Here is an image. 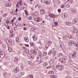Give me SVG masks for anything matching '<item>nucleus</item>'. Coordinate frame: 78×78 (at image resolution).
Segmentation results:
<instances>
[{
  "instance_id": "nucleus-1",
  "label": "nucleus",
  "mask_w": 78,
  "mask_h": 78,
  "mask_svg": "<svg viewBox=\"0 0 78 78\" xmlns=\"http://www.w3.org/2000/svg\"><path fill=\"white\" fill-rule=\"evenodd\" d=\"M0 58H3L5 56V53L4 51H1L0 52Z\"/></svg>"
},
{
  "instance_id": "nucleus-2",
  "label": "nucleus",
  "mask_w": 78,
  "mask_h": 78,
  "mask_svg": "<svg viewBox=\"0 0 78 78\" xmlns=\"http://www.w3.org/2000/svg\"><path fill=\"white\" fill-rule=\"evenodd\" d=\"M56 68H57V69H58L59 70L62 71V70L63 69H64V66L58 65L56 66Z\"/></svg>"
},
{
  "instance_id": "nucleus-3",
  "label": "nucleus",
  "mask_w": 78,
  "mask_h": 78,
  "mask_svg": "<svg viewBox=\"0 0 78 78\" xmlns=\"http://www.w3.org/2000/svg\"><path fill=\"white\" fill-rule=\"evenodd\" d=\"M30 52L32 53V54L34 55H37V52L36 50L34 49H32L31 50Z\"/></svg>"
},
{
  "instance_id": "nucleus-4",
  "label": "nucleus",
  "mask_w": 78,
  "mask_h": 78,
  "mask_svg": "<svg viewBox=\"0 0 78 78\" xmlns=\"http://www.w3.org/2000/svg\"><path fill=\"white\" fill-rule=\"evenodd\" d=\"M32 38L33 39L34 41H36L37 39V37L36 35H34L32 37Z\"/></svg>"
},
{
  "instance_id": "nucleus-5",
  "label": "nucleus",
  "mask_w": 78,
  "mask_h": 78,
  "mask_svg": "<svg viewBox=\"0 0 78 78\" xmlns=\"http://www.w3.org/2000/svg\"><path fill=\"white\" fill-rule=\"evenodd\" d=\"M67 14L66 13H64L62 14V17L63 18L66 19V18H67Z\"/></svg>"
},
{
  "instance_id": "nucleus-6",
  "label": "nucleus",
  "mask_w": 78,
  "mask_h": 78,
  "mask_svg": "<svg viewBox=\"0 0 78 78\" xmlns=\"http://www.w3.org/2000/svg\"><path fill=\"white\" fill-rule=\"evenodd\" d=\"M19 71V68L18 67H16V69H14V72L15 73H17Z\"/></svg>"
},
{
  "instance_id": "nucleus-7",
  "label": "nucleus",
  "mask_w": 78,
  "mask_h": 78,
  "mask_svg": "<svg viewBox=\"0 0 78 78\" xmlns=\"http://www.w3.org/2000/svg\"><path fill=\"white\" fill-rule=\"evenodd\" d=\"M38 62L39 64H41V62H43V60H42V59H37L36 60Z\"/></svg>"
},
{
  "instance_id": "nucleus-8",
  "label": "nucleus",
  "mask_w": 78,
  "mask_h": 78,
  "mask_svg": "<svg viewBox=\"0 0 78 78\" xmlns=\"http://www.w3.org/2000/svg\"><path fill=\"white\" fill-rule=\"evenodd\" d=\"M50 16L51 17V18H55V17H56V16L53 14H51Z\"/></svg>"
},
{
  "instance_id": "nucleus-9",
  "label": "nucleus",
  "mask_w": 78,
  "mask_h": 78,
  "mask_svg": "<svg viewBox=\"0 0 78 78\" xmlns=\"http://www.w3.org/2000/svg\"><path fill=\"white\" fill-rule=\"evenodd\" d=\"M24 40L26 42H29V38L27 37H24Z\"/></svg>"
},
{
  "instance_id": "nucleus-10",
  "label": "nucleus",
  "mask_w": 78,
  "mask_h": 78,
  "mask_svg": "<svg viewBox=\"0 0 78 78\" xmlns=\"http://www.w3.org/2000/svg\"><path fill=\"white\" fill-rule=\"evenodd\" d=\"M66 24L68 26H71L72 25V23L70 22H66Z\"/></svg>"
},
{
  "instance_id": "nucleus-11",
  "label": "nucleus",
  "mask_w": 78,
  "mask_h": 78,
  "mask_svg": "<svg viewBox=\"0 0 78 78\" xmlns=\"http://www.w3.org/2000/svg\"><path fill=\"white\" fill-rule=\"evenodd\" d=\"M30 47H34L35 45L34 43L33 42H30Z\"/></svg>"
},
{
  "instance_id": "nucleus-12",
  "label": "nucleus",
  "mask_w": 78,
  "mask_h": 78,
  "mask_svg": "<svg viewBox=\"0 0 78 78\" xmlns=\"http://www.w3.org/2000/svg\"><path fill=\"white\" fill-rule=\"evenodd\" d=\"M53 59H51V60L49 62V64L51 65L54 62Z\"/></svg>"
},
{
  "instance_id": "nucleus-13",
  "label": "nucleus",
  "mask_w": 78,
  "mask_h": 78,
  "mask_svg": "<svg viewBox=\"0 0 78 78\" xmlns=\"http://www.w3.org/2000/svg\"><path fill=\"white\" fill-rule=\"evenodd\" d=\"M76 51H74L73 53V55L72 56L73 58H74L75 57V56H76Z\"/></svg>"
},
{
  "instance_id": "nucleus-14",
  "label": "nucleus",
  "mask_w": 78,
  "mask_h": 78,
  "mask_svg": "<svg viewBox=\"0 0 78 78\" xmlns=\"http://www.w3.org/2000/svg\"><path fill=\"white\" fill-rule=\"evenodd\" d=\"M41 13L42 14H44L45 13V10L44 9H42L41 11Z\"/></svg>"
},
{
  "instance_id": "nucleus-15",
  "label": "nucleus",
  "mask_w": 78,
  "mask_h": 78,
  "mask_svg": "<svg viewBox=\"0 0 78 78\" xmlns=\"http://www.w3.org/2000/svg\"><path fill=\"white\" fill-rule=\"evenodd\" d=\"M76 19H74L73 20V24H76Z\"/></svg>"
},
{
  "instance_id": "nucleus-16",
  "label": "nucleus",
  "mask_w": 78,
  "mask_h": 78,
  "mask_svg": "<svg viewBox=\"0 0 78 78\" xmlns=\"http://www.w3.org/2000/svg\"><path fill=\"white\" fill-rule=\"evenodd\" d=\"M6 6L7 7H10L11 6V5L9 3H7L6 4Z\"/></svg>"
},
{
  "instance_id": "nucleus-17",
  "label": "nucleus",
  "mask_w": 78,
  "mask_h": 78,
  "mask_svg": "<svg viewBox=\"0 0 78 78\" xmlns=\"http://www.w3.org/2000/svg\"><path fill=\"white\" fill-rule=\"evenodd\" d=\"M66 62V60L64 59H62L61 60V63L64 64Z\"/></svg>"
},
{
  "instance_id": "nucleus-18",
  "label": "nucleus",
  "mask_w": 78,
  "mask_h": 78,
  "mask_svg": "<svg viewBox=\"0 0 78 78\" xmlns=\"http://www.w3.org/2000/svg\"><path fill=\"white\" fill-rule=\"evenodd\" d=\"M68 37L69 39H72L73 37V36L70 35H69L68 36Z\"/></svg>"
},
{
  "instance_id": "nucleus-19",
  "label": "nucleus",
  "mask_w": 78,
  "mask_h": 78,
  "mask_svg": "<svg viewBox=\"0 0 78 78\" xmlns=\"http://www.w3.org/2000/svg\"><path fill=\"white\" fill-rule=\"evenodd\" d=\"M63 55L62 53H60L58 54V57H60V56H63Z\"/></svg>"
},
{
  "instance_id": "nucleus-20",
  "label": "nucleus",
  "mask_w": 78,
  "mask_h": 78,
  "mask_svg": "<svg viewBox=\"0 0 78 78\" xmlns=\"http://www.w3.org/2000/svg\"><path fill=\"white\" fill-rule=\"evenodd\" d=\"M76 31V28H73V30H72V32L73 33H75Z\"/></svg>"
},
{
  "instance_id": "nucleus-21",
  "label": "nucleus",
  "mask_w": 78,
  "mask_h": 78,
  "mask_svg": "<svg viewBox=\"0 0 78 78\" xmlns=\"http://www.w3.org/2000/svg\"><path fill=\"white\" fill-rule=\"evenodd\" d=\"M48 73L49 74H53V73H54V72H53V71H49Z\"/></svg>"
},
{
  "instance_id": "nucleus-22",
  "label": "nucleus",
  "mask_w": 78,
  "mask_h": 78,
  "mask_svg": "<svg viewBox=\"0 0 78 78\" xmlns=\"http://www.w3.org/2000/svg\"><path fill=\"white\" fill-rule=\"evenodd\" d=\"M16 8L17 9H19V2H18V3L16 4Z\"/></svg>"
},
{
  "instance_id": "nucleus-23",
  "label": "nucleus",
  "mask_w": 78,
  "mask_h": 78,
  "mask_svg": "<svg viewBox=\"0 0 78 78\" xmlns=\"http://www.w3.org/2000/svg\"><path fill=\"white\" fill-rule=\"evenodd\" d=\"M8 16V14L6 13L2 15V16L4 17H5L6 16Z\"/></svg>"
},
{
  "instance_id": "nucleus-24",
  "label": "nucleus",
  "mask_w": 78,
  "mask_h": 78,
  "mask_svg": "<svg viewBox=\"0 0 78 78\" xmlns=\"http://www.w3.org/2000/svg\"><path fill=\"white\" fill-rule=\"evenodd\" d=\"M44 3L48 5L50 4V2L48 1H46L44 2Z\"/></svg>"
},
{
  "instance_id": "nucleus-25",
  "label": "nucleus",
  "mask_w": 78,
  "mask_h": 78,
  "mask_svg": "<svg viewBox=\"0 0 78 78\" xmlns=\"http://www.w3.org/2000/svg\"><path fill=\"white\" fill-rule=\"evenodd\" d=\"M43 65L44 66L46 67V66H47V65H48V64L47 63L45 62L44 63Z\"/></svg>"
},
{
  "instance_id": "nucleus-26",
  "label": "nucleus",
  "mask_w": 78,
  "mask_h": 78,
  "mask_svg": "<svg viewBox=\"0 0 78 78\" xmlns=\"http://www.w3.org/2000/svg\"><path fill=\"white\" fill-rule=\"evenodd\" d=\"M56 51H54L52 52V55L53 56H55V55H56Z\"/></svg>"
},
{
  "instance_id": "nucleus-27",
  "label": "nucleus",
  "mask_w": 78,
  "mask_h": 78,
  "mask_svg": "<svg viewBox=\"0 0 78 78\" xmlns=\"http://www.w3.org/2000/svg\"><path fill=\"white\" fill-rule=\"evenodd\" d=\"M8 49H9V52H11V51H12V49L11 48V47H9Z\"/></svg>"
},
{
  "instance_id": "nucleus-28",
  "label": "nucleus",
  "mask_w": 78,
  "mask_h": 78,
  "mask_svg": "<svg viewBox=\"0 0 78 78\" xmlns=\"http://www.w3.org/2000/svg\"><path fill=\"white\" fill-rule=\"evenodd\" d=\"M34 16H37L38 14V12H35L34 13Z\"/></svg>"
},
{
  "instance_id": "nucleus-29",
  "label": "nucleus",
  "mask_w": 78,
  "mask_h": 78,
  "mask_svg": "<svg viewBox=\"0 0 78 78\" xmlns=\"http://www.w3.org/2000/svg\"><path fill=\"white\" fill-rule=\"evenodd\" d=\"M8 75L6 73H4V78H6V76H7V75Z\"/></svg>"
},
{
  "instance_id": "nucleus-30",
  "label": "nucleus",
  "mask_w": 78,
  "mask_h": 78,
  "mask_svg": "<svg viewBox=\"0 0 78 78\" xmlns=\"http://www.w3.org/2000/svg\"><path fill=\"white\" fill-rule=\"evenodd\" d=\"M24 12L26 13V16H27V15H28V12H27V10H25L24 11Z\"/></svg>"
},
{
  "instance_id": "nucleus-31",
  "label": "nucleus",
  "mask_w": 78,
  "mask_h": 78,
  "mask_svg": "<svg viewBox=\"0 0 78 78\" xmlns=\"http://www.w3.org/2000/svg\"><path fill=\"white\" fill-rule=\"evenodd\" d=\"M51 78H56V76H55L54 75H53L52 76H51Z\"/></svg>"
},
{
  "instance_id": "nucleus-32",
  "label": "nucleus",
  "mask_w": 78,
  "mask_h": 78,
  "mask_svg": "<svg viewBox=\"0 0 78 78\" xmlns=\"http://www.w3.org/2000/svg\"><path fill=\"white\" fill-rule=\"evenodd\" d=\"M69 46H72V44L71 43H70V41H69Z\"/></svg>"
},
{
  "instance_id": "nucleus-33",
  "label": "nucleus",
  "mask_w": 78,
  "mask_h": 78,
  "mask_svg": "<svg viewBox=\"0 0 78 78\" xmlns=\"http://www.w3.org/2000/svg\"><path fill=\"white\" fill-rule=\"evenodd\" d=\"M38 55L39 56H41L42 55V54L41 53V52L40 51H39L38 52Z\"/></svg>"
},
{
  "instance_id": "nucleus-34",
  "label": "nucleus",
  "mask_w": 78,
  "mask_h": 78,
  "mask_svg": "<svg viewBox=\"0 0 78 78\" xmlns=\"http://www.w3.org/2000/svg\"><path fill=\"white\" fill-rule=\"evenodd\" d=\"M74 45L75 47H78V44L75 43L74 44Z\"/></svg>"
},
{
  "instance_id": "nucleus-35",
  "label": "nucleus",
  "mask_w": 78,
  "mask_h": 78,
  "mask_svg": "<svg viewBox=\"0 0 78 78\" xmlns=\"http://www.w3.org/2000/svg\"><path fill=\"white\" fill-rule=\"evenodd\" d=\"M70 43H72V44H74L75 43L74 41H70Z\"/></svg>"
},
{
  "instance_id": "nucleus-36",
  "label": "nucleus",
  "mask_w": 78,
  "mask_h": 78,
  "mask_svg": "<svg viewBox=\"0 0 78 78\" xmlns=\"http://www.w3.org/2000/svg\"><path fill=\"white\" fill-rule=\"evenodd\" d=\"M74 70L75 71V72H78V69L75 68H74Z\"/></svg>"
},
{
  "instance_id": "nucleus-37",
  "label": "nucleus",
  "mask_w": 78,
  "mask_h": 78,
  "mask_svg": "<svg viewBox=\"0 0 78 78\" xmlns=\"http://www.w3.org/2000/svg\"><path fill=\"white\" fill-rule=\"evenodd\" d=\"M15 62H16V63H17V62H18V59H15Z\"/></svg>"
},
{
  "instance_id": "nucleus-38",
  "label": "nucleus",
  "mask_w": 78,
  "mask_h": 78,
  "mask_svg": "<svg viewBox=\"0 0 78 78\" xmlns=\"http://www.w3.org/2000/svg\"><path fill=\"white\" fill-rule=\"evenodd\" d=\"M2 47L3 48H6V45L5 44H3L2 45Z\"/></svg>"
},
{
  "instance_id": "nucleus-39",
  "label": "nucleus",
  "mask_w": 78,
  "mask_h": 78,
  "mask_svg": "<svg viewBox=\"0 0 78 78\" xmlns=\"http://www.w3.org/2000/svg\"><path fill=\"white\" fill-rule=\"evenodd\" d=\"M47 54V52H43V55H44V56H45Z\"/></svg>"
},
{
  "instance_id": "nucleus-40",
  "label": "nucleus",
  "mask_w": 78,
  "mask_h": 78,
  "mask_svg": "<svg viewBox=\"0 0 78 78\" xmlns=\"http://www.w3.org/2000/svg\"><path fill=\"white\" fill-rule=\"evenodd\" d=\"M23 75H24V73H21L20 74V76H22Z\"/></svg>"
},
{
  "instance_id": "nucleus-41",
  "label": "nucleus",
  "mask_w": 78,
  "mask_h": 78,
  "mask_svg": "<svg viewBox=\"0 0 78 78\" xmlns=\"http://www.w3.org/2000/svg\"><path fill=\"white\" fill-rule=\"evenodd\" d=\"M16 41L17 42H19V38H16Z\"/></svg>"
},
{
  "instance_id": "nucleus-42",
  "label": "nucleus",
  "mask_w": 78,
  "mask_h": 78,
  "mask_svg": "<svg viewBox=\"0 0 78 78\" xmlns=\"http://www.w3.org/2000/svg\"><path fill=\"white\" fill-rule=\"evenodd\" d=\"M12 41H9V45H12Z\"/></svg>"
},
{
  "instance_id": "nucleus-43",
  "label": "nucleus",
  "mask_w": 78,
  "mask_h": 78,
  "mask_svg": "<svg viewBox=\"0 0 78 78\" xmlns=\"http://www.w3.org/2000/svg\"><path fill=\"white\" fill-rule=\"evenodd\" d=\"M28 19L29 20H31V19H32V17L31 16H30L28 18Z\"/></svg>"
},
{
  "instance_id": "nucleus-44",
  "label": "nucleus",
  "mask_w": 78,
  "mask_h": 78,
  "mask_svg": "<svg viewBox=\"0 0 78 78\" xmlns=\"http://www.w3.org/2000/svg\"><path fill=\"white\" fill-rule=\"evenodd\" d=\"M29 77H30V78H33V76L32 75H30L29 76Z\"/></svg>"
},
{
  "instance_id": "nucleus-45",
  "label": "nucleus",
  "mask_w": 78,
  "mask_h": 78,
  "mask_svg": "<svg viewBox=\"0 0 78 78\" xmlns=\"http://www.w3.org/2000/svg\"><path fill=\"white\" fill-rule=\"evenodd\" d=\"M13 36V34H11L9 35V37H12Z\"/></svg>"
},
{
  "instance_id": "nucleus-46",
  "label": "nucleus",
  "mask_w": 78,
  "mask_h": 78,
  "mask_svg": "<svg viewBox=\"0 0 78 78\" xmlns=\"http://www.w3.org/2000/svg\"><path fill=\"white\" fill-rule=\"evenodd\" d=\"M54 24L55 25H58V23L57 22H55L54 23Z\"/></svg>"
},
{
  "instance_id": "nucleus-47",
  "label": "nucleus",
  "mask_w": 78,
  "mask_h": 78,
  "mask_svg": "<svg viewBox=\"0 0 78 78\" xmlns=\"http://www.w3.org/2000/svg\"><path fill=\"white\" fill-rule=\"evenodd\" d=\"M61 7V8H63L64 7V4H62V5Z\"/></svg>"
},
{
  "instance_id": "nucleus-48",
  "label": "nucleus",
  "mask_w": 78,
  "mask_h": 78,
  "mask_svg": "<svg viewBox=\"0 0 78 78\" xmlns=\"http://www.w3.org/2000/svg\"><path fill=\"white\" fill-rule=\"evenodd\" d=\"M19 4H20V5L22 4V1L21 0H20V1H19Z\"/></svg>"
},
{
  "instance_id": "nucleus-49",
  "label": "nucleus",
  "mask_w": 78,
  "mask_h": 78,
  "mask_svg": "<svg viewBox=\"0 0 78 78\" xmlns=\"http://www.w3.org/2000/svg\"><path fill=\"white\" fill-rule=\"evenodd\" d=\"M66 78H72L70 76H68L66 77Z\"/></svg>"
},
{
  "instance_id": "nucleus-50",
  "label": "nucleus",
  "mask_w": 78,
  "mask_h": 78,
  "mask_svg": "<svg viewBox=\"0 0 78 78\" xmlns=\"http://www.w3.org/2000/svg\"><path fill=\"white\" fill-rule=\"evenodd\" d=\"M24 45L25 46H26V47H29V45L28 44H24Z\"/></svg>"
},
{
  "instance_id": "nucleus-51",
  "label": "nucleus",
  "mask_w": 78,
  "mask_h": 78,
  "mask_svg": "<svg viewBox=\"0 0 78 78\" xmlns=\"http://www.w3.org/2000/svg\"><path fill=\"white\" fill-rule=\"evenodd\" d=\"M21 69H22V70L23 69V65H22L21 66Z\"/></svg>"
},
{
  "instance_id": "nucleus-52",
  "label": "nucleus",
  "mask_w": 78,
  "mask_h": 78,
  "mask_svg": "<svg viewBox=\"0 0 78 78\" xmlns=\"http://www.w3.org/2000/svg\"><path fill=\"white\" fill-rule=\"evenodd\" d=\"M22 20V18L20 17H19L18 18V20L19 21H20L21 20Z\"/></svg>"
},
{
  "instance_id": "nucleus-53",
  "label": "nucleus",
  "mask_w": 78,
  "mask_h": 78,
  "mask_svg": "<svg viewBox=\"0 0 78 78\" xmlns=\"http://www.w3.org/2000/svg\"><path fill=\"white\" fill-rule=\"evenodd\" d=\"M69 2H70V3H73V0H71Z\"/></svg>"
},
{
  "instance_id": "nucleus-54",
  "label": "nucleus",
  "mask_w": 78,
  "mask_h": 78,
  "mask_svg": "<svg viewBox=\"0 0 78 78\" xmlns=\"http://www.w3.org/2000/svg\"><path fill=\"white\" fill-rule=\"evenodd\" d=\"M36 29L34 28H32V31H35V30Z\"/></svg>"
},
{
  "instance_id": "nucleus-55",
  "label": "nucleus",
  "mask_w": 78,
  "mask_h": 78,
  "mask_svg": "<svg viewBox=\"0 0 78 78\" xmlns=\"http://www.w3.org/2000/svg\"><path fill=\"white\" fill-rule=\"evenodd\" d=\"M11 14H12V15H14V12H11Z\"/></svg>"
},
{
  "instance_id": "nucleus-56",
  "label": "nucleus",
  "mask_w": 78,
  "mask_h": 78,
  "mask_svg": "<svg viewBox=\"0 0 78 78\" xmlns=\"http://www.w3.org/2000/svg\"><path fill=\"white\" fill-rule=\"evenodd\" d=\"M14 30H17V27H15L14 28Z\"/></svg>"
},
{
  "instance_id": "nucleus-57",
  "label": "nucleus",
  "mask_w": 78,
  "mask_h": 78,
  "mask_svg": "<svg viewBox=\"0 0 78 78\" xmlns=\"http://www.w3.org/2000/svg\"><path fill=\"white\" fill-rule=\"evenodd\" d=\"M29 64L31 65V66H33V64L31 63V62L29 63Z\"/></svg>"
},
{
  "instance_id": "nucleus-58",
  "label": "nucleus",
  "mask_w": 78,
  "mask_h": 78,
  "mask_svg": "<svg viewBox=\"0 0 78 78\" xmlns=\"http://www.w3.org/2000/svg\"><path fill=\"white\" fill-rule=\"evenodd\" d=\"M13 22H14V20H12V21H11V23H13Z\"/></svg>"
},
{
  "instance_id": "nucleus-59",
  "label": "nucleus",
  "mask_w": 78,
  "mask_h": 78,
  "mask_svg": "<svg viewBox=\"0 0 78 78\" xmlns=\"http://www.w3.org/2000/svg\"><path fill=\"white\" fill-rule=\"evenodd\" d=\"M13 30H11L10 31V33H13Z\"/></svg>"
},
{
  "instance_id": "nucleus-60",
  "label": "nucleus",
  "mask_w": 78,
  "mask_h": 78,
  "mask_svg": "<svg viewBox=\"0 0 78 78\" xmlns=\"http://www.w3.org/2000/svg\"><path fill=\"white\" fill-rule=\"evenodd\" d=\"M38 44H41V41H38Z\"/></svg>"
},
{
  "instance_id": "nucleus-61",
  "label": "nucleus",
  "mask_w": 78,
  "mask_h": 78,
  "mask_svg": "<svg viewBox=\"0 0 78 78\" xmlns=\"http://www.w3.org/2000/svg\"><path fill=\"white\" fill-rule=\"evenodd\" d=\"M26 52L27 53H29V52L28 51V50H26Z\"/></svg>"
},
{
  "instance_id": "nucleus-62",
  "label": "nucleus",
  "mask_w": 78,
  "mask_h": 78,
  "mask_svg": "<svg viewBox=\"0 0 78 78\" xmlns=\"http://www.w3.org/2000/svg\"><path fill=\"white\" fill-rule=\"evenodd\" d=\"M58 12H60V11H61V10L59 9H58Z\"/></svg>"
},
{
  "instance_id": "nucleus-63",
  "label": "nucleus",
  "mask_w": 78,
  "mask_h": 78,
  "mask_svg": "<svg viewBox=\"0 0 78 78\" xmlns=\"http://www.w3.org/2000/svg\"><path fill=\"white\" fill-rule=\"evenodd\" d=\"M53 69L54 70H55V71H56V69L55 68H53Z\"/></svg>"
},
{
  "instance_id": "nucleus-64",
  "label": "nucleus",
  "mask_w": 78,
  "mask_h": 78,
  "mask_svg": "<svg viewBox=\"0 0 78 78\" xmlns=\"http://www.w3.org/2000/svg\"><path fill=\"white\" fill-rule=\"evenodd\" d=\"M48 43H49V44H51V42L50 41H49L48 42Z\"/></svg>"
}]
</instances>
